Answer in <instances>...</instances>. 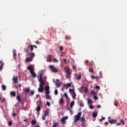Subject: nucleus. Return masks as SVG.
Segmentation results:
<instances>
[{
	"label": "nucleus",
	"mask_w": 127,
	"mask_h": 127,
	"mask_svg": "<svg viewBox=\"0 0 127 127\" xmlns=\"http://www.w3.org/2000/svg\"><path fill=\"white\" fill-rule=\"evenodd\" d=\"M49 67L50 69H52V71L53 72H58V69H57V68H55V67H54L53 65H50Z\"/></svg>",
	"instance_id": "0eeeda50"
},
{
	"label": "nucleus",
	"mask_w": 127,
	"mask_h": 127,
	"mask_svg": "<svg viewBox=\"0 0 127 127\" xmlns=\"http://www.w3.org/2000/svg\"><path fill=\"white\" fill-rule=\"evenodd\" d=\"M88 104H93V101L91 99H88L87 100Z\"/></svg>",
	"instance_id": "2f4dec72"
},
{
	"label": "nucleus",
	"mask_w": 127,
	"mask_h": 127,
	"mask_svg": "<svg viewBox=\"0 0 127 127\" xmlns=\"http://www.w3.org/2000/svg\"><path fill=\"white\" fill-rule=\"evenodd\" d=\"M30 91V89L29 87H26L25 89H24V92L25 93H29V92Z\"/></svg>",
	"instance_id": "aec40b11"
},
{
	"label": "nucleus",
	"mask_w": 127,
	"mask_h": 127,
	"mask_svg": "<svg viewBox=\"0 0 127 127\" xmlns=\"http://www.w3.org/2000/svg\"><path fill=\"white\" fill-rule=\"evenodd\" d=\"M82 78V76L81 75V73H79V75H77L76 76V79L77 80H80Z\"/></svg>",
	"instance_id": "393cba45"
},
{
	"label": "nucleus",
	"mask_w": 127,
	"mask_h": 127,
	"mask_svg": "<svg viewBox=\"0 0 127 127\" xmlns=\"http://www.w3.org/2000/svg\"><path fill=\"white\" fill-rule=\"evenodd\" d=\"M28 48L30 49V51H33V48H37V46L35 45H30L28 46Z\"/></svg>",
	"instance_id": "39448f33"
},
{
	"label": "nucleus",
	"mask_w": 127,
	"mask_h": 127,
	"mask_svg": "<svg viewBox=\"0 0 127 127\" xmlns=\"http://www.w3.org/2000/svg\"><path fill=\"white\" fill-rule=\"evenodd\" d=\"M12 125V121H10L8 122V126H9V127L11 126Z\"/></svg>",
	"instance_id": "c9c22d12"
},
{
	"label": "nucleus",
	"mask_w": 127,
	"mask_h": 127,
	"mask_svg": "<svg viewBox=\"0 0 127 127\" xmlns=\"http://www.w3.org/2000/svg\"><path fill=\"white\" fill-rule=\"evenodd\" d=\"M84 92H85V93H87V92H88V88H85Z\"/></svg>",
	"instance_id": "4d7b16f0"
},
{
	"label": "nucleus",
	"mask_w": 127,
	"mask_h": 127,
	"mask_svg": "<svg viewBox=\"0 0 127 127\" xmlns=\"http://www.w3.org/2000/svg\"><path fill=\"white\" fill-rule=\"evenodd\" d=\"M39 81L40 83H44V80H43V78H42V74L40 75Z\"/></svg>",
	"instance_id": "ddd939ff"
},
{
	"label": "nucleus",
	"mask_w": 127,
	"mask_h": 127,
	"mask_svg": "<svg viewBox=\"0 0 127 127\" xmlns=\"http://www.w3.org/2000/svg\"><path fill=\"white\" fill-rule=\"evenodd\" d=\"M28 70H29L30 73H31L32 77H34V78H35V77H36V74H35V72H34V69H33V67L31 66V65H29L28 67Z\"/></svg>",
	"instance_id": "f257e3e1"
},
{
	"label": "nucleus",
	"mask_w": 127,
	"mask_h": 127,
	"mask_svg": "<svg viewBox=\"0 0 127 127\" xmlns=\"http://www.w3.org/2000/svg\"><path fill=\"white\" fill-rule=\"evenodd\" d=\"M91 94L94 96H97V92H94L93 91L91 92Z\"/></svg>",
	"instance_id": "72a5a7b5"
},
{
	"label": "nucleus",
	"mask_w": 127,
	"mask_h": 127,
	"mask_svg": "<svg viewBox=\"0 0 127 127\" xmlns=\"http://www.w3.org/2000/svg\"><path fill=\"white\" fill-rule=\"evenodd\" d=\"M105 117H103L102 118H101L100 119V122H103V121H104V120H105Z\"/></svg>",
	"instance_id": "5fc2aeb1"
},
{
	"label": "nucleus",
	"mask_w": 127,
	"mask_h": 127,
	"mask_svg": "<svg viewBox=\"0 0 127 127\" xmlns=\"http://www.w3.org/2000/svg\"><path fill=\"white\" fill-rule=\"evenodd\" d=\"M110 124H111V125H113L114 124H116L117 123V120L115 119L110 120L109 121Z\"/></svg>",
	"instance_id": "2eb2a0df"
},
{
	"label": "nucleus",
	"mask_w": 127,
	"mask_h": 127,
	"mask_svg": "<svg viewBox=\"0 0 127 127\" xmlns=\"http://www.w3.org/2000/svg\"><path fill=\"white\" fill-rule=\"evenodd\" d=\"M46 99L47 100H51V96L49 94H46Z\"/></svg>",
	"instance_id": "c85d7f7f"
},
{
	"label": "nucleus",
	"mask_w": 127,
	"mask_h": 127,
	"mask_svg": "<svg viewBox=\"0 0 127 127\" xmlns=\"http://www.w3.org/2000/svg\"><path fill=\"white\" fill-rule=\"evenodd\" d=\"M64 96L65 97L66 99H68V95L66 93H64Z\"/></svg>",
	"instance_id": "de8ad7c7"
},
{
	"label": "nucleus",
	"mask_w": 127,
	"mask_h": 127,
	"mask_svg": "<svg viewBox=\"0 0 127 127\" xmlns=\"http://www.w3.org/2000/svg\"><path fill=\"white\" fill-rule=\"evenodd\" d=\"M1 87L2 91H5V90H6V86H5L4 85H2Z\"/></svg>",
	"instance_id": "c756f323"
},
{
	"label": "nucleus",
	"mask_w": 127,
	"mask_h": 127,
	"mask_svg": "<svg viewBox=\"0 0 127 127\" xmlns=\"http://www.w3.org/2000/svg\"><path fill=\"white\" fill-rule=\"evenodd\" d=\"M80 107H84V103L81 102V103L79 104Z\"/></svg>",
	"instance_id": "a18cd8bd"
},
{
	"label": "nucleus",
	"mask_w": 127,
	"mask_h": 127,
	"mask_svg": "<svg viewBox=\"0 0 127 127\" xmlns=\"http://www.w3.org/2000/svg\"><path fill=\"white\" fill-rule=\"evenodd\" d=\"M29 56L31 58H32V59H33V57L35 56V54H34V53H31L29 54Z\"/></svg>",
	"instance_id": "5701e85b"
},
{
	"label": "nucleus",
	"mask_w": 127,
	"mask_h": 127,
	"mask_svg": "<svg viewBox=\"0 0 127 127\" xmlns=\"http://www.w3.org/2000/svg\"><path fill=\"white\" fill-rule=\"evenodd\" d=\"M68 119V116H66V117H64L62 118L61 122L63 123V124H65V123H66V120Z\"/></svg>",
	"instance_id": "423d86ee"
},
{
	"label": "nucleus",
	"mask_w": 127,
	"mask_h": 127,
	"mask_svg": "<svg viewBox=\"0 0 127 127\" xmlns=\"http://www.w3.org/2000/svg\"><path fill=\"white\" fill-rule=\"evenodd\" d=\"M49 89H50L49 86H46L45 90H49Z\"/></svg>",
	"instance_id": "37998d69"
},
{
	"label": "nucleus",
	"mask_w": 127,
	"mask_h": 127,
	"mask_svg": "<svg viewBox=\"0 0 127 127\" xmlns=\"http://www.w3.org/2000/svg\"><path fill=\"white\" fill-rule=\"evenodd\" d=\"M53 61H54V62H58V61L57 59H54L53 60Z\"/></svg>",
	"instance_id": "6e6d98bb"
},
{
	"label": "nucleus",
	"mask_w": 127,
	"mask_h": 127,
	"mask_svg": "<svg viewBox=\"0 0 127 127\" xmlns=\"http://www.w3.org/2000/svg\"><path fill=\"white\" fill-rule=\"evenodd\" d=\"M26 60L27 62H32V60H33V59H32V58L28 57L26 58Z\"/></svg>",
	"instance_id": "a211bd4d"
},
{
	"label": "nucleus",
	"mask_w": 127,
	"mask_h": 127,
	"mask_svg": "<svg viewBox=\"0 0 127 127\" xmlns=\"http://www.w3.org/2000/svg\"><path fill=\"white\" fill-rule=\"evenodd\" d=\"M97 108H98L99 109H101V105H97Z\"/></svg>",
	"instance_id": "338daca9"
},
{
	"label": "nucleus",
	"mask_w": 127,
	"mask_h": 127,
	"mask_svg": "<svg viewBox=\"0 0 127 127\" xmlns=\"http://www.w3.org/2000/svg\"><path fill=\"white\" fill-rule=\"evenodd\" d=\"M53 56L52 55H49L47 57V62H52V57Z\"/></svg>",
	"instance_id": "6e6552de"
},
{
	"label": "nucleus",
	"mask_w": 127,
	"mask_h": 127,
	"mask_svg": "<svg viewBox=\"0 0 127 127\" xmlns=\"http://www.w3.org/2000/svg\"><path fill=\"white\" fill-rule=\"evenodd\" d=\"M34 90H31L30 92V96H33L34 95Z\"/></svg>",
	"instance_id": "f704fd0d"
},
{
	"label": "nucleus",
	"mask_w": 127,
	"mask_h": 127,
	"mask_svg": "<svg viewBox=\"0 0 127 127\" xmlns=\"http://www.w3.org/2000/svg\"><path fill=\"white\" fill-rule=\"evenodd\" d=\"M72 85V83H66V84H64V87H65V89L67 90L68 88H70Z\"/></svg>",
	"instance_id": "9d476101"
},
{
	"label": "nucleus",
	"mask_w": 127,
	"mask_h": 127,
	"mask_svg": "<svg viewBox=\"0 0 127 127\" xmlns=\"http://www.w3.org/2000/svg\"><path fill=\"white\" fill-rule=\"evenodd\" d=\"M29 48H25L24 49V51L25 52H27V53H28V51H29V49H28Z\"/></svg>",
	"instance_id": "58836bf2"
},
{
	"label": "nucleus",
	"mask_w": 127,
	"mask_h": 127,
	"mask_svg": "<svg viewBox=\"0 0 127 127\" xmlns=\"http://www.w3.org/2000/svg\"><path fill=\"white\" fill-rule=\"evenodd\" d=\"M64 70L66 73V77L67 78H70V76L71 75V73L70 72V69L68 67H65L64 68Z\"/></svg>",
	"instance_id": "20e7f679"
},
{
	"label": "nucleus",
	"mask_w": 127,
	"mask_h": 127,
	"mask_svg": "<svg viewBox=\"0 0 127 127\" xmlns=\"http://www.w3.org/2000/svg\"><path fill=\"white\" fill-rule=\"evenodd\" d=\"M58 125H59V123H56V124H54L53 126H52V127H56L58 126Z\"/></svg>",
	"instance_id": "4c0bfd02"
},
{
	"label": "nucleus",
	"mask_w": 127,
	"mask_h": 127,
	"mask_svg": "<svg viewBox=\"0 0 127 127\" xmlns=\"http://www.w3.org/2000/svg\"><path fill=\"white\" fill-rule=\"evenodd\" d=\"M42 119L43 121H45V120L46 119V116H45V115H43L42 117Z\"/></svg>",
	"instance_id": "e433bc0d"
},
{
	"label": "nucleus",
	"mask_w": 127,
	"mask_h": 127,
	"mask_svg": "<svg viewBox=\"0 0 127 127\" xmlns=\"http://www.w3.org/2000/svg\"><path fill=\"white\" fill-rule=\"evenodd\" d=\"M40 106H41V103H40V105H38V107L36 108L37 112H39V111H41V107H40Z\"/></svg>",
	"instance_id": "6ab92c4d"
},
{
	"label": "nucleus",
	"mask_w": 127,
	"mask_h": 127,
	"mask_svg": "<svg viewBox=\"0 0 127 127\" xmlns=\"http://www.w3.org/2000/svg\"><path fill=\"white\" fill-rule=\"evenodd\" d=\"M114 105H115V106H118V105H119V104L117 102H115Z\"/></svg>",
	"instance_id": "bf43d9fd"
},
{
	"label": "nucleus",
	"mask_w": 127,
	"mask_h": 127,
	"mask_svg": "<svg viewBox=\"0 0 127 127\" xmlns=\"http://www.w3.org/2000/svg\"><path fill=\"white\" fill-rule=\"evenodd\" d=\"M55 95H56V96H57V95H58V90L57 89H56L55 90Z\"/></svg>",
	"instance_id": "a19ab883"
},
{
	"label": "nucleus",
	"mask_w": 127,
	"mask_h": 127,
	"mask_svg": "<svg viewBox=\"0 0 127 127\" xmlns=\"http://www.w3.org/2000/svg\"><path fill=\"white\" fill-rule=\"evenodd\" d=\"M47 105L49 106V107H50L51 106V104H50V102H49V101H47Z\"/></svg>",
	"instance_id": "3c124183"
},
{
	"label": "nucleus",
	"mask_w": 127,
	"mask_h": 127,
	"mask_svg": "<svg viewBox=\"0 0 127 127\" xmlns=\"http://www.w3.org/2000/svg\"><path fill=\"white\" fill-rule=\"evenodd\" d=\"M13 56L14 60H16V52L15 51H13Z\"/></svg>",
	"instance_id": "412c9836"
},
{
	"label": "nucleus",
	"mask_w": 127,
	"mask_h": 127,
	"mask_svg": "<svg viewBox=\"0 0 127 127\" xmlns=\"http://www.w3.org/2000/svg\"><path fill=\"white\" fill-rule=\"evenodd\" d=\"M56 81H57L55 82V84H56L57 86H58V87H60V86H61V83L59 82H60V80H59L58 79H57Z\"/></svg>",
	"instance_id": "9b49d317"
},
{
	"label": "nucleus",
	"mask_w": 127,
	"mask_h": 127,
	"mask_svg": "<svg viewBox=\"0 0 127 127\" xmlns=\"http://www.w3.org/2000/svg\"><path fill=\"white\" fill-rule=\"evenodd\" d=\"M0 71H1L2 70V68H3V65L4 64L2 63V61H0Z\"/></svg>",
	"instance_id": "4468645a"
},
{
	"label": "nucleus",
	"mask_w": 127,
	"mask_h": 127,
	"mask_svg": "<svg viewBox=\"0 0 127 127\" xmlns=\"http://www.w3.org/2000/svg\"><path fill=\"white\" fill-rule=\"evenodd\" d=\"M35 43H36V44H39V41H36Z\"/></svg>",
	"instance_id": "0e129e2a"
},
{
	"label": "nucleus",
	"mask_w": 127,
	"mask_h": 127,
	"mask_svg": "<svg viewBox=\"0 0 127 127\" xmlns=\"http://www.w3.org/2000/svg\"><path fill=\"white\" fill-rule=\"evenodd\" d=\"M76 96H77V95L76 94V92L72 93V97L73 99H76Z\"/></svg>",
	"instance_id": "cd10ccee"
},
{
	"label": "nucleus",
	"mask_w": 127,
	"mask_h": 127,
	"mask_svg": "<svg viewBox=\"0 0 127 127\" xmlns=\"http://www.w3.org/2000/svg\"><path fill=\"white\" fill-rule=\"evenodd\" d=\"M93 98L94 99V100H98V97L97 96V95H95L93 97Z\"/></svg>",
	"instance_id": "09e8293b"
},
{
	"label": "nucleus",
	"mask_w": 127,
	"mask_h": 127,
	"mask_svg": "<svg viewBox=\"0 0 127 127\" xmlns=\"http://www.w3.org/2000/svg\"><path fill=\"white\" fill-rule=\"evenodd\" d=\"M4 102H5V98L2 99L1 100V103H4Z\"/></svg>",
	"instance_id": "8fccbe9b"
},
{
	"label": "nucleus",
	"mask_w": 127,
	"mask_h": 127,
	"mask_svg": "<svg viewBox=\"0 0 127 127\" xmlns=\"http://www.w3.org/2000/svg\"><path fill=\"white\" fill-rule=\"evenodd\" d=\"M44 116H45L46 117H47V116H49V112H48L47 111H45L44 114Z\"/></svg>",
	"instance_id": "7c9ffc66"
},
{
	"label": "nucleus",
	"mask_w": 127,
	"mask_h": 127,
	"mask_svg": "<svg viewBox=\"0 0 127 127\" xmlns=\"http://www.w3.org/2000/svg\"><path fill=\"white\" fill-rule=\"evenodd\" d=\"M70 36H65V39H66V40H68V39H70Z\"/></svg>",
	"instance_id": "c03bdc74"
},
{
	"label": "nucleus",
	"mask_w": 127,
	"mask_h": 127,
	"mask_svg": "<svg viewBox=\"0 0 127 127\" xmlns=\"http://www.w3.org/2000/svg\"><path fill=\"white\" fill-rule=\"evenodd\" d=\"M89 108L91 109H94V106L93 105H90Z\"/></svg>",
	"instance_id": "603ef678"
},
{
	"label": "nucleus",
	"mask_w": 127,
	"mask_h": 127,
	"mask_svg": "<svg viewBox=\"0 0 127 127\" xmlns=\"http://www.w3.org/2000/svg\"><path fill=\"white\" fill-rule=\"evenodd\" d=\"M16 99L19 103H23L22 100H21V96H20V95H17Z\"/></svg>",
	"instance_id": "1a4fd4ad"
},
{
	"label": "nucleus",
	"mask_w": 127,
	"mask_h": 127,
	"mask_svg": "<svg viewBox=\"0 0 127 127\" xmlns=\"http://www.w3.org/2000/svg\"><path fill=\"white\" fill-rule=\"evenodd\" d=\"M40 83L39 85L40 88H38V91L40 93H42V92L44 91V86L45 85V83L44 82H40Z\"/></svg>",
	"instance_id": "7ed1b4c3"
},
{
	"label": "nucleus",
	"mask_w": 127,
	"mask_h": 127,
	"mask_svg": "<svg viewBox=\"0 0 127 127\" xmlns=\"http://www.w3.org/2000/svg\"><path fill=\"white\" fill-rule=\"evenodd\" d=\"M63 60L64 62H67V60L66 59H64Z\"/></svg>",
	"instance_id": "774afa93"
},
{
	"label": "nucleus",
	"mask_w": 127,
	"mask_h": 127,
	"mask_svg": "<svg viewBox=\"0 0 127 127\" xmlns=\"http://www.w3.org/2000/svg\"><path fill=\"white\" fill-rule=\"evenodd\" d=\"M80 121L81 122H84V121H85V118H84V117L81 118Z\"/></svg>",
	"instance_id": "864d4df0"
},
{
	"label": "nucleus",
	"mask_w": 127,
	"mask_h": 127,
	"mask_svg": "<svg viewBox=\"0 0 127 127\" xmlns=\"http://www.w3.org/2000/svg\"><path fill=\"white\" fill-rule=\"evenodd\" d=\"M32 126H35L36 125V120H33L31 122Z\"/></svg>",
	"instance_id": "a878e982"
},
{
	"label": "nucleus",
	"mask_w": 127,
	"mask_h": 127,
	"mask_svg": "<svg viewBox=\"0 0 127 127\" xmlns=\"http://www.w3.org/2000/svg\"><path fill=\"white\" fill-rule=\"evenodd\" d=\"M98 115L97 113H93L92 114V116L93 118H97V116Z\"/></svg>",
	"instance_id": "473e14b6"
},
{
	"label": "nucleus",
	"mask_w": 127,
	"mask_h": 127,
	"mask_svg": "<svg viewBox=\"0 0 127 127\" xmlns=\"http://www.w3.org/2000/svg\"><path fill=\"white\" fill-rule=\"evenodd\" d=\"M16 116V114H15V113H13L12 114V116L13 117H15Z\"/></svg>",
	"instance_id": "e2e57ef3"
},
{
	"label": "nucleus",
	"mask_w": 127,
	"mask_h": 127,
	"mask_svg": "<svg viewBox=\"0 0 127 127\" xmlns=\"http://www.w3.org/2000/svg\"><path fill=\"white\" fill-rule=\"evenodd\" d=\"M88 62H89V61L88 60H86L85 61V63L87 65H88Z\"/></svg>",
	"instance_id": "13d9d810"
},
{
	"label": "nucleus",
	"mask_w": 127,
	"mask_h": 127,
	"mask_svg": "<svg viewBox=\"0 0 127 127\" xmlns=\"http://www.w3.org/2000/svg\"><path fill=\"white\" fill-rule=\"evenodd\" d=\"M96 89H100V86H96Z\"/></svg>",
	"instance_id": "680f3d73"
},
{
	"label": "nucleus",
	"mask_w": 127,
	"mask_h": 127,
	"mask_svg": "<svg viewBox=\"0 0 127 127\" xmlns=\"http://www.w3.org/2000/svg\"><path fill=\"white\" fill-rule=\"evenodd\" d=\"M89 71L91 73H93L94 72V68H93L92 67H90L89 68Z\"/></svg>",
	"instance_id": "bb28decb"
},
{
	"label": "nucleus",
	"mask_w": 127,
	"mask_h": 127,
	"mask_svg": "<svg viewBox=\"0 0 127 127\" xmlns=\"http://www.w3.org/2000/svg\"><path fill=\"white\" fill-rule=\"evenodd\" d=\"M10 95L12 96V97H15V96H16V93H15V92L14 91H11L10 92Z\"/></svg>",
	"instance_id": "4be33fe9"
},
{
	"label": "nucleus",
	"mask_w": 127,
	"mask_h": 127,
	"mask_svg": "<svg viewBox=\"0 0 127 127\" xmlns=\"http://www.w3.org/2000/svg\"><path fill=\"white\" fill-rule=\"evenodd\" d=\"M91 78L93 80H95V79H96V80H99V79H101V77L99 76H95V75H91Z\"/></svg>",
	"instance_id": "f8f14e48"
},
{
	"label": "nucleus",
	"mask_w": 127,
	"mask_h": 127,
	"mask_svg": "<svg viewBox=\"0 0 127 127\" xmlns=\"http://www.w3.org/2000/svg\"><path fill=\"white\" fill-rule=\"evenodd\" d=\"M60 50H63V47L62 46L60 47Z\"/></svg>",
	"instance_id": "69168bd1"
},
{
	"label": "nucleus",
	"mask_w": 127,
	"mask_h": 127,
	"mask_svg": "<svg viewBox=\"0 0 127 127\" xmlns=\"http://www.w3.org/2000/svg\"><path fill=\"white\" fill-rule=\"evenodd\" d=\"M18 79V77L17 76H14L13 77V81L14 83H17Z\"/></svg>",
	"instance_id": "f3484780"
},
{
	"label": "nucleus",
	"mask_w": 127,
	"mask_h": 127,
	"mask_svg": "<svg viewBox=\"0 0 127 127\" xmlns=\"http://www.w3.org/2000/svg\"><path fill=\"white\" fill-rule=\"evenodd\" d=\"M46 95H49L50 94V91L49 90H45Z\"/></svg>",
	"instance_id": "79ce46f5"
},
{
	"label": "nucleus",
	"mask_w": 127,
	"mask_h": 127,
	"mask_svg": "<svg viewBox=\"0 0 127 127\" xmlns=\"http://www.w3.org/2000/svg\"><path fill=\"white\" fill-rule=\"evenodd\" d=\"M69 91L70 92V93H74L75 92V90L74 89H69Z\"/></svg>",
	"instance_id": "ea45409f"
},
{
	"label": "nucleus",
	"mask_w": 127,
	"mask_h": 127,
	"mask_svg": "<svg viewBox=\"0 0 127 127\" xmlns=\"http://www.w3.org/2000/svg\"><path fill=\"white\" fill-rule=\"evenodd\" d=\"M74 105H75V101H71L70 104L71 109L73 108V106H74Z\"/></svg>",
	"instance_id": "b1692460"
},
{
	"label": "nucleus",
	"mask_w": 127,
	"mask_h": 127,
	"mask_svg": "<svg viewBox=\"0 0 127 127\" xmlns=\"http://www.w3.org/2000/svg\"><path fill=\"white\" fill-rule=\"evenodd\" d=\"M72 68L73 70H75V69H76V66H75V65H72Z\"/></svg>",
	"instance_id": "052dcab7"
},
{
	"label": "nucleus",
	"mask_w": 127,
	"mask_h": 127,
	"mask_svg": "<svg viewBox=\"0 0 127 127\" xmlns=\"http://www.w3.org/2000/svg\"><path fill=\"white\" fill-rule=\"evenodd\" d=\"M64 103H65V102L64 101V99H63V97H62L59 101V104H60L61 105H63Z\"/></svg>",
	"instance_id": "dca6fc26"
},
{
	"label": "nucleus",
	"mask_w": 127,
	"mask_h": 127,
	"mask_svg": "<svg viewBox=\"0 0 127 127\" xmlns=\"http://www.w3.org/2000/svg\"><path fill=\"white\" fill-rule=\"evenodd\" d=\"M121 124H122L123 126H124L125 125V121L124 120H121L120 121Z\"/></svg>",
	"instance_id": "49530a36"
},
{
	"label": "nucleus",
	"mask_w": 127,
	"mask_h": 127,
	"mask_svg": "<svg viewBox=\"0 0 127 127\" xmlns=\"http://www.w3.org/2000/svg\"><path fill=\"white\" fill-rule=\"evenodd\" d=\"M81 116H82V112H79L77 115H75L74 117V123H77L81 119Z\"/></svg>",
	"instance_id": "f03ea898"
}]
</instances>
